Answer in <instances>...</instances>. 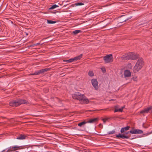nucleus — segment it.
I'll return each mask as SVG.
<instances>
[{"label": "nucleus", "mask_w": 152, "mask_h": 152, "mask_svg": "<svg viewBox=\"0 0 152 152\" xmlns=\"http://www.w3.org/2000/svg\"><path fill=\"white\" fill-rule=\"evenodd\" d=\"M72 97L74 99H77L79 100L81 103L82 104H87L89 102L88 100L83 94H81L79 92H76L72 94Z\"/></svg>", "instance_id": "1"}, {"label": "nucleus", "mask_w": 152, "mask_h": 152, "mask_svg": "<svg viewBox=\"0 0 152 152\" xmlns=\"http://www.w3.org/2000/svg\"><path fill=\"white\" fill-rule=\"evenodd\" d=\"M144 64V62L142 59L141 58H139L133 68V72L135 73L139 72L142 67Z\"/></svg>", "instance_id": "2"}, {"label": "nucleus", "mask_w": 152, "mask_h": 152, "mask_svg": "<svg viewBox=\"0 0 152 152\" xmlns=\"http://www.w3.org/2000/svg\"><path fill=\"white\" fill-rule=\"evenodd\" d=\"M139 57V55L134 53H129L124 55L122 58L124 60H135Z\"/></svg>", "instance_id": "3"}, {"label": "nucleus", "mask_w": 152, "mask_h": 152, "mask_svg": "<svg viewBox=\"0 0 152 152\" xmlns=\"http://www.w3.org/2000/svg\"><path fill=\"white\" fill-rule=\"evenodd\" d=\"M28 103L26 100L22 99H17L13 100L9 103L10 106L17 107L23 104H28Z\"/></svg>", "instance_id": "4"}, {"label": "nucleus", "mask_w": 152, "mask_h": 152, "mask_svg": "<svg viewBox=\"0 0 152 152\" xmlns=\"http://www.w3.org/2000/svg\"><path fill=\"white\" fill-rule=\"evenodd\" d=\"M99 120L98 118L90 119L88 120L84 121H83L79 122L78 124H87L88 123H96Z\"/></svg>", "instance_id": "5"}, {"label": "nucleus", "mask_w": 152, "mask_h": 152, "mask_svg": "<svg viewBox=\"0 0 152 152\" xmlns=\"http://www.w3.org/2000/svg\"><path fill=\"white\" fill-rule=\"evenodd\" d=\"M105 63H108L112 62L113 61L112 56L111 54H109L104 56L103 58Z\"/></svg>", "instance_id": "6"}, {"label": "nucleus", "mask_w": 152, "mask_h": 152, "mask_svg": "<svg viewBox=\"0 0 152 152\" xmlns=\"http://www.w3.org/2000/svg\"><path fill=\"white\" fill-rule=\"evenodd\" d=\"M129 132L132 134H141L143 132L141 130L132 128V130L129 131Z\"/></svg>", "instance_id": "7"}, {"label": "nucleus", "mask_w": 152, "mask_h": 152, "mask_svg": "<svg viewBox=\"0 0 152 152\" xmlns=\"http://www.w3.org/2000/svg\"><path fill=\"white\" fill-rule=\"evenodd\" d=\"M82 56L83 54H81L78 56L70 59L68 60V61L69 63H71L73 61H76L78 60H79L82 58Z\"/></svg>", "instance_id": "8"}, {"label": "nucleus", "mask_w": 152, "mask_h": 152, "mask_svg": "<svg viewBox=\"0 0 152 152\" xmlns=\"http://www.w3.org/2000/svg\"><path fill=\"white\" fill-rule=\"evenodd\" d=\"M48 71V68H46L45 69L40 70L39 71H36L34 73L30 74L29 75H39L41 73H43L45 72Z\"/></svg>", "instance_id": "9"}, {"label": "nucleus", "mask_w": 152, "mask_h": 152, "mask_svg": "<svg viewBox=\"0 0 152 152\" xmlns=\"http://www.w3.org/2000/svg\"><path fill=\"white\" fill-rule=\"evenodd\" d=\"M92 85L96 90L98 88V82L96 79H93L91 80Z\"/></svg>", "instance_id": "10"}, {"label": "nucleus", "mask_w": 152, "mask_h": 152, "mask_svg": "<svg viewBox=\"0 0 152 152\" xmlns=\"http://www.w3.org/2000/svg\"><path fill=\"white\" fill-rule=\"evenodd\" d=\"M59 7V6L56 5V4H54L52 6L50 7L48 9V13H53V14H55L57 12H58L59 11H58L57 12H55V11H50V10H53L55 8Z\"/></svg>", "instance_id": "11"}, {"label": "nucleus", "mask_w": 152, "mask_h": 152, "mask_svg": "<svg viewBox=\"0 0 152 152\" xmlns=\"http://www.w3.org/2000/svg\"><path fill=\"white\" fill-rule=\"evenodd\" d=\"M124 106H123L121 107V108H119L118 106H116L115 107V110H114V112H121L122 111L123 109L124 108Z\"/></svg>", "instance_id": "12"}, {"label": "nucleus", "mask_w": 152, "mask_h": 152, "mask_svg": "<svg viewBox=\"0 0 152 152\" xmlns=\"http://www.w3.org/2000/svg\"><path fill=\"white\" fill-rule=\"evenodd\" d=\"M152 109V107H147L144 110L141 111L140 112V113H148V111L151 110Z\"/></svg>", "instance_id": "13"}, {"label": "nucleus", "mask_w": 152, "mask_h": 152, "mask_svg": "<svg viewBox=\"0 0 152 152\" xmlns=\"http://www.w3.org/2000/svg\"><path fill=\"white\" fill-rule=\"evenodd\" d=\"M117 137H120L123 139H128L129 137L128 136L124 135V134H118L116 136Z\"/></svg>", "instance_id": "14"}, {"label": "nucleus", "mask_w": 152, "mask_h": 152, "mask_svg": "<svg viewBox=\"0 0 152 152\" xmlns=\"http://www.w3.org/2000/svg\"><path fill=\"white\" fill-rule=\"evenodd\" d=\"M124 75L125 77H129L130 76L131 74L129 70H127L124 71Z\"/></svg>", "instance_id": "15"}, {"label": "nucleus", "mask_w": 152, "mask_h": 152, "mask_svg": "<svg viewBox=\"0 0 152 152\" xmlns=\"http://www.w3.org/2000/svg\"><path fill=\"white\" fill-rule=\"evenodd\" d=\"M130 127L129 126H127L124 127L122 128L121 130V133H123L124 132L129 130Z\"/></svg>", "instance_id": "16"}, {"label": "nucleus", "mask_w": 152, "mask_h": 152, "mask_svg": "<svg viewBox=\"0 0 152 152\" xmlns=\"http://www.w3.org/2000/svg\"><path fill=\"white\" fill-rule=\"evenodd\" d=\"M25 137L26 136L21 134L16 139L18 140H23L25 139Z\"/></svg>", "instance_id": "17"}, {"label": "nucleus", "mask_w": 152, "mask_h": 152, "mask_svg": "<svg viewBox=\"0 0 152 152\" xmlns=\"http://www.w3.org/2000/svg\"><path fill=\"white\" fill-rule=\"evenodd\" d=\"M81 31L80 30H76L73 32V33L74 34L76 35L78 33L81 32Z\"/></svg>", "instance_id": "18"}, {"label": "nucleus", "mask_w": 152, "mask_h": 152, "mask_svg": "<svg viewBox=\"0 0 152 152\" xmlns=\"http://www.w3.org/2000/svg\"><path fill=\"white\" fill-rule=\"evenodd\" d=\"M110 119V118H107L102 119V120L103 121V122L105 123L107 122V121H108Z\"/></svg>", "instance_id": "19"}, {"label": "nucleus", "mask_w": 152, "mask_h": 152, "mask_svg": "<svg viewBox=\"0 0 152 152\" xmlns=\"http://www.w3.org/2000/svg\"><path fill=\"white\" fill-rule=\"evenodd\" d=\"M88 75L90 76H93L94 75L93 72L92 71H89L88 73Z\"/></svg>", "instance_id": "20"}, {"label": "nucleus", "mask_w": 152, "mask_h": 152, "mask_svg": "<svg viewBox=\"0 0 152 152\" xmlns=\"http://www.w3.org/2000/svg\"><path fill=\"white\" fill-rule=\"evenodd\" d=\"M84 4L83 3L81 2L77 3H75V5L76 6L82 5H83Z\"/></svg>", "instance_id": "21"}, {"label": "nucleus", "mask_w": 152, "mask_h": 152, "mask_svg": "<svg viewBox=\"0 0 152 152\" xmlns=\"http://www.w3.org/2000/svg\"><path fill=\"white\" fill-rule=\"evenodd\" d=\"M56 23V21H53L51 20H48V23L49 24H53Z\"/></svg>", "instance_id": "22"}, {"label": "nucleus", "mask_w": 152, "mask_h": 152, "mask_svg": "<svg viewBox=\"0 0 152 152\" xmlns=\"http://www.w3.org/2000/svg\"><path fill=\"white\" fill-rule=\"evenodd\" d=\"M148 125H147V124H142V127L145 129L148 128Z\"/></svg>", "instance_id": "23"}, {"label": "nucleus", "mask_w": 152, "mask_h": 152, "mask_svg": "<svg viewBox=\"0 0 152 152\" xmlns=\"http://www.w3.org/2000/svg\"><path fill=\"white\" fill-rule=\"evenodd\" d=\"M115 132V131L114 130H113L112 131H109L108 132V134H114Z\"/></svg>", "instance_id": "24"}, {"label": "nucleus", "mask_w": 152, "mask_h": 152, "mask_svg": "<svg viewBox=\"0 0 152 152\" xmlns=\"http://www.w3.org/2000/svg\"><path fill=\"white\" fill-rule=\"evenodd\" d=\"M132 79L134 81H137V77L136 76H134L132 78Z\"/></svg>", "instance_id": "25"}, {"label": "nucleus", "mask_w": 152, "mask_h": 152, "mask_svg": "<svg viewBox=\"0 0 152 152\" xmlns=\"http://www.w3.org/2000/svg\"><path fill=\"white\" fill-rule=\"evenodd\" d=\"M19 148V147H18V146H13V147H12V148H14V149H17V148Z\"/></svg>", "instance_id": "26"}, {"label": "nucleus", "mask_w": 152, "mask_h": 152, "mask_svg": "<svg viewBox=\"0 0 152 152\" xmlns=\"http://www.w3.org/2000/svg\"><path fill=\"white\" fill-rule=\"evenodd\" d=\"M103 72H106L105 69L104 68H102L101 69Z\"/></svg>", "instance_id": "27"}, {"label": "nucleus", "mask_w": 152, "mask_h": 152, "mask_svg": "<svg viewBox=\"0 0 152 152\" xmlns=\"http://www.w3.org/2000/svg\"><path fill=\"white\" fill-rule=\"evenodd\" d=\"M63 61L64 62H66L67 63H69V61H68V60H64Z\"/></svg>", "instance_id": "28"}, {"label": "nucleus", "mask_w": 152, "mask_h": 152, "mask_svg": "<svg viewBox=\"0 0 152 152\" xmlns=\"http://www.w3.org/2000/svg\"><path fill=\"white\" fill-rule=\"evenodd\" d=\"M132 18V17H129V18H127V19H126V20H124V21H126V20H129V19H130V18Z\"/></svg>", "instance_id": "29"}, {"label": "nucleus", "mask_w": 152, "mask_h": 152, "mask_svg": "<svg viewBox=\"0 0 152 152\" xmlns=\"http://www.w3.org/2000/svg\"><path fill=\"white\" fill-rule=\"evenodd\" d=\"M78 124V126H80V127L81 126H82L83 125V124Z\"/></svg>", "instance_id": "30"}, {"label": "nucleus", "mask_w": 152, "mask_h": 152, "mask_svg": "<svg viewBox=\"0 0 152 152\" xmlns=\"http://www.w3.org/2000/svg\"><path fill=\"white\" fill-rule=\"evenodd\" d=\"M129 133V132H124V133L123 134H124V135H125V134H128V133Z\"/></svg>", "instance_id": "31"}, {"label": "nucleus", "mask_w": 152, "mask_h": 152, "mask_svg": "<svg viewBox=\"0 0 152 152\" xmlns=\"http://www.w3.org/2000/svg\"><path fill=\"white\" fill-rule=\"evenodd\" d=\"M26 35H28V33H26Z\"/></svg>", "instance_id": "32"}, {"label": "nucleus", "mask_w": 152, "mask_h": 152, "mask_svg": "<svg viewBox=\"0 0 152 152\" xmlns=\"http://www.w3.org/2000/svg\"><path fill=\"white\" fill-rule=\"evenodd\" d=\"M129 65H131V64H130Z\"/></svg>", "instance_id": "33"}, {"label": "nucleus", "mask_w": 152, "mask_h": 152, "mask_svg": "<svg viewBox=\"0 0 152 152\" xmlns=\"http://www.w3.org/2000/svg\"><path fill=\"white\" fill-rule=\"evenodd\" d=\"M48 137H50V135H48Z\"/></svg>", "instance_id": "34"}, {"label": "nucleus", "mask_w": 152, "mask_h": 152, "mask_svg": "<svg viewBox=\"0 0 152 152\" xmlns=\"http://www.w3.org/2000/svg\"><path fill=\"white\" fill-rule=\"evenodd\" d=\"M72 122H71V124H72Z\"/></svg>", "instance_id": "35"}]
</instances>
